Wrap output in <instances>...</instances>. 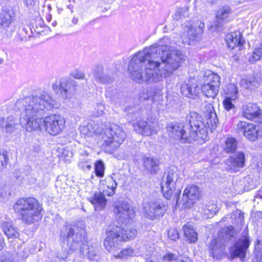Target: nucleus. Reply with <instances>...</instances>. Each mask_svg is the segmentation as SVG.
Instances as JSON below:
<instances>
[{
  "label": "nucleus",
  "mask_w": 262,
  "mask_h": 262,
  "mask_svg": "<svg viewBox=\"0 0 262 262\" xmlns=\"http://www.w3.org/2000/svg\"><path fill=\"white\" fill-rule=\"evenodd\" d=\"M17 105H22L19 123L28 132L44 128L51 135L59 134L64 128L65 121L59 116L50 115L42 119L47 111L54 107L55 100L51 95L46 92L19 100Z\"/></svg>",
  "instance_id": "obj_1"
},
{
  "label": "nucleus",
  "mask_w": 262,
  "mask_h": 262,
  "mask_svg": "<svg viewBox=\"0 0 262 262\" xmlns=\"http://www.w3.org/2000/svg\"><path fill=\"white\" fill-rule=\"evenodd\" d=\"M186 123H170L167 129L180 143L205 141L208 138L207 127L203 118L196 112H190L186 118Z\"/></svg>",
  "instance_id": "obj_2"
},
{
  "label": "nucleus",
  "mask_w": 262,
  "mask_h": 262,
  "mask_svg": "<svg viewBox=\"0 0 262 262\" xmlns=\"http://www.w3.org/2000/svg\"><path fill=\"white\" fill-rule=\"evenodd\" d=\"M79 129L80 133L85 136L97 135L101 147L109 152L116 150L126 138L123 129L116 124L108 126L91 121L86 125L80 126Z\"/></svg>",
  "instance_id": "obj_3"
},
{
  "label": "nucleus",
  "mask_w": 262,
  "mask_h": 262,
  "mask_svg": "<svg viewBox=\"0 0 262 262\" xmlns=\"http://www.w3.org/2000/svg\"><path fill=\"white\" fill-rule=\"evenodd\" d=\"M167 37H164L157 43L149 47L152 51L153 60H158L160 66L157 67L159 82L164 78L169 77L177 70L185 60V56L179 50H171L164 42L168 41Z\"/></svg>",
  "instance_id": "obj_4"
},
{
  "label": "nucleus",
  "mask_w": 262,
  "mask_h": 262,
  "mask_svg": "<svg viewBox=\"0 0 262 262\" xmlns=\"http://www.w3.org/2000/svg\"><path fill=\"white\" fill-rule=\"evenodd\" d=\"M149 47L137 52L128 66L130 78L138 83L159 82L157 67L160 66L158 60H153Z\"/></svg>",
  "instance_id": "obj_5"
},
{
  "label": "nucleus",
  "mask_w": 262,
  "mask_h": 262,
  "mask_svg": "<svg viewBox=\"0 0 262 262\" xmlns=\"http://www.w3.org/2000/svg\"><path fill=\"white\" fill-rule=\"evenodd\" d=\"M86 236V227L82 222L75 224L66 223L60 230V238L67 255L78 249L80 244L84 243Z\"/></svg>",
  "instance_id": "obj_6"
},
{
  "label": "nucleus",
  "mask_w": 262,
  "mask_h": 262,
  "mask_svg": "<svg viewBox=\"0 0 262 262\" xmlns=\"http://www.w3.org/2000/svg\"><path fill=\"white\" fill-rule=\"evenodd\" d=\"M14 211L21 216L25 224H31L39 217L42 207L38 201L34 198L19 199L13 206Z\"/></svg>",
  "instance_id": "obj_7"
},
{
  "label": "nucleus",
  "mask_w": 262,
  "mask_h": 262,
  "mask_svg": "<svg viewBox=\"0 0 262 262\" xmlns=\"http://www.w3.org/2000/svg\"><path fill=\"white\" fill-rule=\"evenodd\" d=\"M180 173V172L177 169H170L164 174L161 183V189L164 196L169 200L174 195L177 204L179 203L180 194V190L178 188L181 183Z\"/></svg>",
  "instance_id": "obj_8"
},
{
  "label": "nucleus",
  "mask_w": 262,
  "mask_h": 262,
  "mask_svg": "<svg viewBox=\"0 0 262 262\" xmlns=\"http://www.w3.org/2000/svg\"><path fill=\"white\" fill-rule=\"evenodd\" d=\"M167 210L165 205L160 200H144L142 211L146 218L151 221L163 216Z\"/></svg>",
  "instance_id": "obj_9"
},
{
  "label": "nucleus",
  "mask_w": 262,
  "mask_h": 262,
  "mask_svg": "<svg viewBox=\"0 0 262 262\" xmlns=\"http://www.w3.org/2000/svg\"><path fill=\"white\" fill-rule=\"evenodd\" d=\"M107 188L108 190L103 191L102 192H96L93 196L89 198L90 202L94 205L95 210H101L103 209L106 204V199L105 195L112 196L115 194V189L117 186V183L112 177L107 179Z\"/></svg>",
  "instance_id": "obj_10"
},
{
  "label": "nucleus",
  "mask_w": 262,
  "mask_h": 262,
  "mask_svg": "<svg viewBox=\"0 0 262 262\" xmlns=\"http://www.w3.org/2000/svg\"><path fill=\"white\" fill-rule=\"evenodd\" d=\"M117 230L119 229L116 228L114 231H112L108 237H106L104 241V246L105 249L109 252H112L114 257L116 259H125L133 255V250L130 248L123 249L120 252H118L119 246L118 242L113 241V237L112 236L113 234H115V232H117Z\"/></svg>",
  "instance_id": "obj_11"
},
{
  "label": "nucleus",
  "mask_w": 262,
  "mask_h": 262,
  "mask_svg": "<svg viewBox=\"0 0 262 262\" xmlns=\"http://www.w3.org/2000/svg\"><path fill=\"white\" fill-rule=\"evenodd\" d=\"M116 228L119 230H117V232H115V234L112 235L113 241L118 242L130 240L134 238L137 234L136 229L133 225H126L122 228L115 225H110L106 229V237H108L111 231H115Z\"/></svg>",
  "instance_id": "obj_12"
},
{
  "label": "nucleus",
  "mask_w": 262,
  "mask_h": 262,
  "mask_svg": "<svg viewBox=\"0 0 262 262\" xmlns=\"http://www.w3.org/2000/svg\"><path fill=\"white\" fill-rule=\"evenodd\" d=\"M204 82L202 86L203 94L208 98L214 99L217 95L221 83L220 77L213 73L204 75Z\"/></svg>",
  "instance_id": "obj_13"
},
{
  "label": "nucleus",
  "mask_w": 262,
  "mask_h": 262,
  "mask_svg": "<svg viewBox=\"0 0 262 262\" xmlns=\"http://www.w3.org/2000/svg\"><path fill=\"white\" fill-rule=\"evenodd\" d=\"M202 195V190L196 185L187 186L184 189L180 204L183 208L191 207L196 201L199 200Z\"/></svg>",
  "instance_id": "obj_14"
},
{
  "label": "nucleus",
  "mask_w": 262,
  "mask_h": 262,
  "mask_svg": "<svg viewBox=\"0 0 262 262\" xmlns=\"http://www.w3.org/2000/svg\"><path fill=\"white\" fill-rule=\"evenodd\" d=\"M114 212L122 222L133 219L135 213L133 208L125 202L116 204L114 207Z\"/></svg>",
  "instance_id": "obj_15"
},
{
  "label": "nucleus",
  "mask_w": 262,
  "mask_h": 262,
  "mask_svg": "<svg viewBox=\"0 0 262 262\" xmlns=\"http://www.w3.org/2000/svg\"><path fill=\"white\" fill-rule=\"evenodd\" d=\"M237 129L251 141H254L258 138L259 129L252 123L241 121L237 124Z\"/></svg>",
  "instance_id": "obj_16"
},
{
  "label": "nucleus",
  "mask_w": 262,
  "mask_h": 262,
  "mask_svg": "<svg viewBox=\"0 0 262 262\" xmlns=\"http://www.w3.org/2000/svg\"><path fill=\"white\" fill-rule=\"evenodd\" d=\"M226 169L232 172H236L245 166V156L242 151H238L230 156L226 162Z\"/></svg>",
  "instance_id": "obj_17"
},
{
  "label": "nucleus",
  "mask_w": 262,
  "mask_h": 262,
  "mask_svg": "<svg viewBox=\"0 0 262 262\" xmlns=\"http://www.w3.org/2000/svg\"><path fill=\"white\" fill-rule=\"evenodd\" d=\"M158 123L156 121L140 120L134 126L135 130L144 136H150L157 133Z\"/></svg>",
  "instance_id": "obj_18"
},
{
  "label": "nucleus",
  "mask_w": 262,
  "mask_h": 262,
  "mask_svg": "<svg viewBox=\"0 0 262 262\" xmlns=\"http://www.w3.org/2000/svg\"><path fill=\"white\" fill-rule=\"evenodd\" d=\"M250 245V241L248 237L245 236L234 244V246L230 248L231 256L234 257H239L243 258L245 257L246 251Z\"/></svg>",
  "instance_id": "obj_19"
},
{
  "label": "nucleus",
  "mask_w": 262,
  "mask_h": 262,
  "mask_svg": "<svg viewBox=\"0 0 262 262\" xmlns=\"http://www.w3.org/2000/svg\"><path fill=\"white\" fill-rule=\"evenodd\" d=\"M204 112L207 128H209L211 130H214L217 126L219 119L213 104L211 103H206L204 106Z\"/></svg>",
  "instance_id": "obj_20"
},
{
  "label": "nucleus",
  "mask_w": 262,
  "mask_h": 262,
  "mask_svg": "<svg viewBox=\"0 0 262 262\" xmlns=\"http://www.w3.org/2000/svg\"><path fill=\"white\" fill-rule=\"evenodd\" d=\"M77 82L71 78H64L60 81L59 91L60 97L67 99L76 91Z\"/></svg>",
  "instance_id": "obj_21"
},
{
  "label": "nucleus",
  "mask_w": 262,
  "mask_h": 262,
  "mask_svg": "<svg viewBox=\"0 0 262 262\" xmlns=\"http://www.w3.org/2000/svg\"><path fill=\"white\" fill-rule=\"evenodd\" d=\"M181 93L183 96L189 98H193L198 96L200 93V89L196 80L192 79L183 83L181 86Z\"/></svg>",
  "instance_id": "obj_22"
},
{
  "label": "nucleus",
  "mask_w": 262,
  "mask_h": 262,
  "mask_svg": "<svg viewBox=\"0 0 262 262\" xmlns=\"http://www.w3.org/2000/svg\"><path fill=\"white\" fill-rule=\"evenodd\" d=\"M105 95L106 98L109 99L112 104L119 106L124 104L125 100L123 93L115 88H108Z\"/></svg>",
  "instance_id": "obj_23"
},
{
  "label": "nucleus",
  "mask_w": 262,
  "mask_h": 262,
  "mask_svg": "<svg viewBox=\"0 0 262 262\" xmlns=\"http://www.w3.org/2000/svg\"><path fill=\"white\" fill-rule=\"evenodd\" d=\"M226 41L228 48L233 49L236 47H239L241 50L245 43V40L239 31H236L228 34L226 37Z\"/></svg>",
  "instance_id": "obj_24"
},
{
  "label": "nucleus",
  "mask_w": 262,
  "mask_h": 262,
  "mask_svg": "<svg viewBox=\"0 0 262 262\" xmlns=\"http://www.w3.org/2000/svg\"><path fill=\"white\" fill-rule=\"evenodd\" d=\"M231 9L229 7H223L220 9L216 14V20L211 25V27L219 29L228 21L229 15Z\"/></svg>",
  "instance_id": "obj_25"
},
{
  "label": "nucleus",
  "mask_w": 262,
  "mask_h": 262,
  "mask_svg": "<svg viewBox=\"0 0 262 262\" xmlns=\"http://www.w3.org/2000/svg\"><path fill=\"white\" fill-rule=\"evenodd\" d=\"M204 27V24L200 21L197 27H194L189 24L186 25L184 28V31L189 41H193L195 39L197 35L203 33ZM188 44H190V41L188 42Z\"/></svg>",
  "instance_id": "obj_26"
},
{
  "label": "nucleus",
  "mask_w": 262,
  "mask_h": 262,
  "mask_svg": "<svg viewBox=\"0 0 262 262\" xmlns=\"http://www.w3.org/2000/svg\"><path fill=\"white\" fill-rule=\"evenodd\" d=\"M260 109L254 103H248L243 107V116L249 120H254L259 114Z\"/></svg>",
  "instance_id": "obj_27"
},
{
  "label": "nucleus",
  "mask_w": 262,
  "mask_h": 262,
  "mask_svg": "<svg viewBox=\"0 0 262 262\" xmlns=\"http://www.w3.org/2000/svg\"><path fill=\"white\" fill-rule=\"evenodd\" d=\"M94 76L95 80L100 83L107 84L112 83L113 81V79L111 76L104 73L103 68L101 66H98L95 68Z\"/></svg>",
  "instance_id": "obj_28"
},
{
  "label": "nucleus",
  "mask_w": 262,
  "mask_h": 262,
  "mask_svg": "<svg viewBox=\"0 0 262 262\" xmlns=\"http://www.w3.org/2000/svg\"><path fill=\"white\" fill-rule=\"evenodd\" d=\"M18 120L13 116L8 117L3 120L2 126L7 133H12L18 128Z\"/></svg>",
  "instance_id": "obj_29"
},
{
  "label": "nucleus",
  "mask_w": 262,
  "mask_h": 262,
  "mask_svg": "<svg viewBox=\"0 0 262 262\" xmlns=\"http://www.w3.org/2000/svg\"><path fill=\"white\" fill-rule=\"evenodd\" d=\"M80 252L84 257H87L90 260H95L97 256L96 249L93 247H90L85 243H82V245H80Z\"/></svg>",
  "instance_id": "obj_30"
},
{
  "label": "nucleus",
  "mask_w": 262,
  "mask_h": 262,
  "mask_svg": "<svg viewBox=\"0 0 262 262\" xmlns=\"http://www.w3.org/2000/svg\"><path fill=\"white\" fill-rule=\"evenodd\" d=\"M144 166L151 173H155L159 170V162L153 158L146 157L144 159Z\"/></svg>",
  "instance_id": "obj_31"
},
{
  "label": "nucleus",
  "mask_w": 262,
  "mask_h": 262,
  "mask_svg": "<svg viewBox=\"0 0 262 262\" xmlns=\"http://www.w3.org/2000/svg\"><path fill=\"white\" fill-rule=\"evenodd\" d=\"M13 13L9 9L3 10L0 13V25L4 27H8L11 24Z\"/></svg>",
  "instance_id": "obj_32"
},
{
  "label": "nucleus",
  "mask_w": 262,
  "mask_h": 262,
  "mask_svg": "<svg viewBox=\"0 0 262 262\" xmlns=\"http://www.w3.org/2000/svg\"><path fill=\"white\" fill-rule=\"evenodd\" d=\"M236 234V231L232 226H227L222 229L220 232L219 238L220 241H227Z\"/></svg>",
  "instance_id": "obj_33"
},
{
  "label": "nucleus",
  "mask_w": 262,
  "mask_h": 262,
  "mask_svg": "<svg viewBox=\"0 0 262 262\" xmlns=\"http://www.w3.org/2000/svg\"><path fill=\"white\" fill-rule=\"evenodd\" d=\"M2 228L5 234L8 238H16L18 233L12 225L11 221H7L3 223Z\"/></svg>",
  "instance_id": "obj_34"
},
{
  "label": "nucleus",
  "mask_w": 262,
  "mask_h": 262,
  "mask_svg": "<svg viewBox=\"0 0 262 262\" xmlns=\"http://www.w3.org/2000/svg\"><path fill=\"white\" fill-rule=\"evenodd\" d=\"M219 211L217 205L213 202H208L202 208V212L206 215L207 218L213 216Z\"/></svg>",
  "instance_id": "obj_35"
},
{
  "label": "nucleus",
  "mask_w": 262,
  "mask_h": 262,
  "mask_svg": "<svg viewBox=\"0 0 262 262\" xmlns=\"http://www.w3.org/2000/svg\"><path fill=\"white\" fill-rule=\"evenodd\" d=\"M183 230L185 236L190 243H194L197 241V233L191 226L185 225L183 227Z\"/></svg>",
  "instance_id": "obj_36"
},
{
  "label": "nucleus",
  "mask_w": 262,
  "mask_h": 262,
  "mask_svg": "<svg viewBox=\"0 0 262 262\" xmlns=\"http://www.w3.org/2000/svg\"><path fill=\"white\" fill-rule=\"evenodd\" d=\"M237 142L235 139L230 137L225 141L224 146V151L227 153H233L237 148Z\"/></svg>",
  "instance_id": "obj_37"
},
{
  "label": "nucleus",
  "mask_w": 262,
  "mask_h": 262,
  "mask_svg": "<svg viewBox=\"0 0 262 262\" xmlns=\"http://www.w3.org/2000/svg\"><path fill=\"white\" fill-rule=\"evenodd\" d=\"M241 85L246 89L251 90L257 87L258 83L254 77H250L242 79L241 81Z\"/></svg>",
  "instance_id": "obj_38"
},
{
  "label": "nucleus",
  "mask_w": 262,
  "mask_h": 262,
  "mask_svg": "<svg viewBox=\"0 0 262 262\" xmlns=\"http://www.w3.org/2000/svg\"><path fill=\"white\" fill-rule=\"evenodd\" d=\"M261 58H262V41L255 48L249 59L251 63H254Z\"/></svg>",
  "instance_id": "obj_39"
},
{
  "label": "nucleus",
  "mask_w": 262,
  "mask_h": 262,
  "mask_svg": "<svg viewBox=\"0 0 262 262\" xmlns=\"http://www.w3.org/2000/svg\"><path fill=\"white\" fill-rule=\"evenodd\" d=\"M161 89L159 88L154 87L148 90L146 92L148 97H150L152 101H156L162 97L161 94Z\"/></svg>",
  "instance_id": "obj_40"
},
{
  "label": "nucleus",
  "mask_w": 262,
  "mask_h": 262,
  "mask_svg": "<svg viewBox=\"0 0 262 262\" xmlns=\"http://www.w3.org/2000/svg\"><path fill=\"white\" fill-rule=\"evenodd\" d=\"M226 93L227 94L226 97H231L232 100H236L237 98V89L234 84H228Z\"/></svg>",
  "instance_id": "obj_41"
},
{
  "label": "nucleus",
  "mask_w": 262,
  "mask_h": 262,
  "mask_svg": "<svg viewBox=\"0 0 262 262\" xmlns=\"http://www.w3.org/2000/svg\"><path fill=\"white\" fill-rule=\"evenodd\" d=\"M104 165L102 161L96 163L95 171L96 175L98 177H102L104 175Z\"/></svg>",
  "instance_id": "obj_42"
},
{
  "label": "nucleus",
  "mask_w": 262,
  "mask_h": 262,
  "mask_svg": "<svg viewBox=\"0 0 262 262\" xmlns=\"http://www.w3.org/2000/svg\"><path fill=\"white\" fill-rule=\"evenodd\" d=\"M0 262H14L13 254L8 252L3 253L0 256Z\"/></svg>",
  "instance_id": "obj_43"
},
{
  "label": "nucleus",
  "mask_w": 262,
  "mask_h": 262,
  "mask_svg": "<svg viewBox=\"0 0 262 262\" xmlns=\"http://www.w3.org/2000/svg\"><path fill=\"white\" fill-rule=\"evenodd\" d=\"M9 158L6 152H0V170L6 167L8 164Z\"/></svg>",
  "instance_id": "obj_44"
},
{
  "label": "nucleus",
  "mask_w": 262,
  "mask_h": 262,
  "mask_svg": "<svg viewBox=\"0 0 262 262\" xmlns=\"http://www.w3.org/2000/svg\"><path fill=\"white\" fill-rule=\"evenodd\" d=\"M61 156L66 160H69L73 157V151L70 148L67 147L62 149Z\"/></svg>",
  "instance_id": "obj_45"
},
{
  "label": "nucleus",
  "mask_w": 262,
  "mask_h": 262,
  "mask_svg": "<svg viewBox=\"0 0 262 262\" xmlns=\"http://www.w3.org/2000/svg\"><path fill=\"white\" fill-rule=\"evenodd\" d=\"M233 100L231 97H226L223 101V105L225 108L229 111L231 109L234 108V105L232 103L231 101Z\"/></svg>",
  "instance_id": "obj_46"
},
{
  "label": "nucleus",
  "mask_w": 262,
  "mask_h": 262,
  "mask_svg": "<svg viewBox=\"0 0 262 262\" xmlns=\"http://www.w3.org/2000/svg\"><path fill=\"white\" fill-rule=\"evenodd\" d=\"M105 106L102 103H97L95 107V115L97 117L100 116L104 113Z\"/></svg>",
  "instance_id": "obj_47"
},
{
  "label": "nucleus",
  "mask_w": 262,
  "mask_h": 262,
  "mask_svg": "<svg viewBox=\"0 0 262 262\" xmlns=\"http://www.w3.org/2000/svg\"><path fill=\"white\" fill-rule=\"evenodd\" d=\"M168 237L173 241H176L179 238V233L176 229H170L168 231Z\"/></svg>",
  "instance_id": "obj_48"
},
{
  "label": "nucleus",
  "mask_w": 262,
  "mask_h": 262,
  "mask_svg": "<svg viewBox=\"0 0 262 262\" xmlns=\"http://www.w3.org/2000/svg\"><path fill=\"white\" fill-rule=\"evenodd\" d=\"M79 167L82 170L90 169L92 167L91 163L88 161L81 160L79 163Z\"/></svg>",
  "instance_id": "obj_49"
},
{
  "label": "nucleus",
  "mask_w": 262,
  "mask_h": 262,
  "mask_svg": "<svg viewBox=\"0 0 262 262\" xmlns=\"http://www.w3.org/2000/svg\"><path fill=\"white\" fill-rule=\"evenodd\" d=\"M71 75L73 77L78 79H85V75L84 73L79 70H75L74 71Z\"/></svg>",
  "instance_id": "obj_50"
},
{
  "label": "nucleus",
  "mask_w": 262,
  "mask_h": 262,
  "mask_svg": "<svg viewBox=\"0 0 262 262\" xmlns=\"http://www.w3.org/2000/svg\"><path fill=\"white\" fill-rule=\"evenodd\" d=\"M161 258L164 261H170L175 259V255L172 253H168L163 255Z\"/></svg>",
  "instance_id": "obj_51"
},
{
  "label": "nucleus",
  "mask_w": 262,
  "mask_h": 262,
  "mask_svg": "<svg viewBox=\"0 0 262 262\" xmlns=\"http://www.w3.org/2000/svg\"><path fill=\"white\" fill-rule=\"evenodd\" d=\"M24 2L28 8L32 9L36 5L37 0H24Z\"/></svg>",
  "instance_id": "obj_52"
},
{
  "label": "nucleus",
  "mask_w": 262,
  "mask_h": 262,
  "mask_svg": "<svg viewBox=\"0 0 262 262\" xmlns=\"http://www.w3.org/2000/svg\"><path fill=\"white\" fill-rule=\"evenodd\" d=\"M217 243V241L216 239H213L211 241L210 245L211 246V254L214 257L215 255H216L215 253V248H216V244Z\"/></svg>",
  "instance_id": "obj_53"
},
{
  "label": "nucleus",
  "mask_w": 262,
  "mask_h": 262,
  "mask_svg": "<svg viewBox=\"0 0 262 262\" xmlns=\"http://www.w3.org/2000/svg\"><path fill=\"white\" fill-rule=\"evenodd\" d=\"M187 11V9H180L175 13V17H176L178 15H179L180 18L184 17L185 13Z\"/></svg>",
  "instance_id": "obj_54"
},
{
  "label": "nucleus",
  "mask_w": 262,
  "mask_h": 262,
  "mask_svg": "<svg viewBox=\"0 0 262 262\" xmlns=\"http://www.w3.org/2000/svg\"><path fill=\"white\" fill-rule=\"evenodd\" d=\"M256 121L258 122L259 123L262 124V111L260 110L259 114L255 119Z\"/></svg>",
  "instance_id": "obj_55"
},
{
  "label": "nucleus",
  "mask_w": 262,
  "mask_h": 262,
  "mask_svg": "<svg viewBox=\"0 0 262 262\" xmlns=\"http://www.w3.org/2000/svg\"><path fill=\"white\" fill-rule=\"evenodd\" d=\"M4 245V239L1 233H0V251H1Z\"/></svg>",
  "instance_id": "obj_56"
},
{
  "label": "nucleus",
  "mask_w": 262,
  "mask_h": 262,
  "mask_svg": "<svg viewBox=\"0 0 262 262\" xmlns=\"http://www.w3.org/2000/svg\"><path fill=\"white\" fill-rule=\"evenodd\" d=\"M177 262H193V261L189 258L186 257L183 259H178Z\"/></svg>",
  "instance_id": "obj_57"
},
{
  "label": "nucleus",
  "mask_w": 262,
  "mask_h": 262,
  "mask_svg": "<svg viewBox=\"0 0 262 262\" xmlns=\"http://www.w3.org/2000/svg\"><path fill=\"white\" fill-rule=\"evenodd\" d=\"M72 22L74 25H76L78 22V18L76 17H74L72 20Z\"/></svg>",
  "instance_id": "obj_58"
},
{
  "label": "nucleus",
  "mask_w": 262,
  "mask_h": 262,
  "mask_svg": "<svg viewBox=\"0 0 262 262\" xmlns=\"http://www.w3.org/2000/svg\"><path fill=\"white\" fill-rule=\"evenodd\" d=\"M36 22L38 23V24L39 25L40 28H42V25H43V21L41 18H38Z\"/></svg>",
  "instance_id": "obj_59"
},
{
  "label": "nucleus",
  "mask_w": 262,
  "mask_h": 262,
  "mask_svg": "<svg viewBox=\"0 0 262 262\" xmlns=\"http://www.w3.org/2000/svg\"><path fill=\"white\" fill-rule=\"evenodd\" d=\"M219 0H206V1L208 3H210L211 4H213L214 3H216L217 2H218Z\"/></svg>",
  "instance_id": "obj_60"
},
{
  "label": "nucleus",
  "mask_w": 262,
  "mask_h": 262,
  "mask_svg": "<svg viewBox=\"0 0 262 262\" xmlns=\"http://www.w3.org/2000/svg\"><path fill=\"white\" fill-rule=\"evenodd\" d=\"M52 88L54 91H56L58 88V85L56 83H53L52 84Z\"/></svg>",
  "instance_id": "obj_61"
},
{
  "label": "nucleus",
  "mask_w": 262,
  "mask_h": 262,
  "mask_svg": "<svg viewBox=\"0 0 262 262\" xmlns=\"http://www.w3.org/2000/svg\"><path fill=\"white\" fill-rule=\"evenodd\" d=\"M34 31L37 33H39L41 32V30L37 26V24H35V28L34 29Z\"/></svg>",
  "instance_id": "obj_62"
},
{
  "label": "nucleus",
  "mask_w": 262,
  "mask_h": 262,
  "mask_svg": "<svg viewBox=\"0 0 262 262\" xmlns=\"http://www.w3.org/2000/svg\"><path fill=\"white\" fill-rule=\"evenodd\" d=\"M239 220H240V222H242V220H243V215L241 213H239Z\"/></svg>",
  "instance_id": "obj_63"
},
{
  "label": "nucleus",
  "mask_w": 262,
  "mask_h": 262,
  "mask_svg": "<svg viewBox=\"0 0 262 262\" xmlns=\"http://www.w3.org/2000/svg\"><path fill=\"white\" fill-rule=\"evenodd\" d=\"M257 262H262V254L261 255L260 257Z\"/></svg>",
  "instance_id": "obj_64"
}]
</instances>
